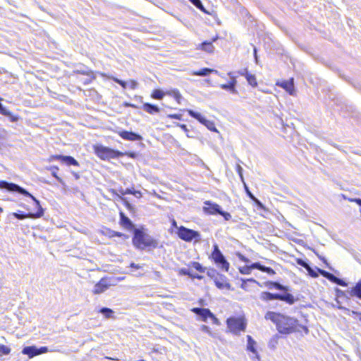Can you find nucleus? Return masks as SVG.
Instances as JSON below:
<instances>
[{"label":"nucleus","instance_id":"nucleus-32","mask_svg":"<svg viewBox=\"0 0 361 361\" xmlns=\"http://www.w3.org/2000/svg\"><path fill=\"white\" fill-rule=\"evenodd\" d=\"M254 264H255V262L252 263L250 265H246L243 267H240L239 269V271L243 274H250L252 270L256 269V267H253Z\"/></svg>","mask_w":361,"mask_h":361},{"label":"nucleus","instance_id":"nucleus-17","mask_svg":"<svg viewBox=\"0 0 361 361\" xmlns=\"http://www.w3.org/2000/svg\"><path fill=\"white\" fill-rule=\"evenodd\" d=\"M247 350L249 351L252 352L255 355V357L258 360V361H259V355H258L257 351L255 347L256 342L252 338V336H249V335L247 336Z\"/></svg>","mask_w":361,"mask_h":361},{"label":"nucleus","instance_id":"nucleus-35","mask_svg":"<svg viewBox=\"0 0 361 361\" xmlns=\"http://www.w3.org/2000/svg\"><path fill=\"white\" fill-rule=\"evenodd\" d=\"M350 296H355L361 300V289L354 286L349 291Z\"/></svg>","mask_w":361,"mask_h":361},{"label":"nucleus","instance_id":"nucleus-61","mask_svg":"<svg viewBox=\"0 0 361 361\" xmlns=\"http://www.w3.org/2000/svg\"><path fill=\"white\" fill-rule=\"evenodd\" d=\"M78 72L80 73L81 74L85 75H90L91 74H92V72H91V71H86L84 70L78 71Z\"/></svg>","mask_w":361,"mask_h":361},{"label":"nucleus","instance_id":"nucleus-6","mask_svg":"<svg viewBox=\"0 0 361 361\" xmlns=\"http://www.w3.org/2000/svg\"><path fill=\"white\" fill-rule=\"evenodd\" d=\"M204 204L203 211L204 213L212 215L219 214L222 216L226 221H228L231 219V214L222 210L221 207L218 204L211 201H206Z\"/></svg>","mask_w":361,"mask_h":361},{"label":"nucleus","instance_id":"nucleus-45","mask_svg":"<svg viewBox=\"0 0 361 361\" xmlns=\"http://www.w3.org/2000/svg\"><path fill=\"white\" fill-rule=\"evenodd\" d=\"M63 157H64V155H51V156L49 158L48 161H49V162H51V161H55V160H59V161H61V162H63Z\"/></svg>","mask_w":361,"mask_h":361},{"label":"nucleus","instance_id":"nucleus-12","mask_svg":"<svg viewBox=\"0 0 361 361\" xmlns=\"http://www.w3.org/2000/svg\"><path fill=\"white\" fill-rule=\"evenodd\" d=\"M192 312L200 317L204 322H206L209 317L213 319L215 322L218 321L214 314L207 308L194 307L192 309Z\"/></svg>","mask_w":361,"mask_h":361},{"label":"nucleus","instance_id":"nucleus-42","mask_svg":"<svg viewBox=\"0 0 361 361\" xmlns=\"http://www.w3.org/2000/svg\"><path fill=\"white\" fill-rule=\"evenodd\" d=\"M192 267L198 271L200 273H204L205 271V268L203 267L199 262H192Z\"/></svg>","mask_w":361,"mask_h":361},{"label":"nucleus","instance_id":"nucleus-8","mask_svg":"<svg viewBox=\"0 0 361 361\" xmlns=\"http://www.w3.org/2000/svg\"><path fill=\"white\" fill-rule=\"evenodd\" d=\"M228 328L234 334H238L240 331H245L246 329V322L241 317H230L226 321Z\"/></svg>","mask_w":361,"mask_h":361},{"label":"nucleus","instance_id":"nucleus-50","mask_svg":"<svg viewBox=\"0 0 361 361\" xmlns=\"http://www.w3.org/2000/svg\"><path fill=\"white\" fill-rule=\"evenodd\" d=\"M297 264L298 265L302 267L305 269H306L308 267V265H309V264L306 261L302 259H297Z\"/></svg>","mask_w":361,"mask_h":361},{"label":"nucleus","instance_id":"nucleus-51","mask_svg":"<svg viewBox=\"0 0 361 361\" xmlns=\"http://www.w3.org/2000/svg\"><path fill=\"white\" fill-rule=\"evenodd\" d=\"M236 171L238 173L241 180L244 182V178L243 176V168L239 164H237L236 166Z\"/></svg>","mask_w":361,"mask_h":361},{"label":"nucleus","instance_id":"nucleus-9","mask_svg":"<svg viewBox=\"0 0 361 361\" xmlns=\"http://www.w3.org/2000/svg\"><path fill=\"white\" fill-rule=\"evenodd\" d=\"M119 280V279L114 277L102 278L97 283L95 284L92 292L94 294L102 293L110 286H115Z\"/></svg>","mask_w":361,"mask_h":361},{"label":"nucleus","instance_id":"nucleus-11","mask_svg":"<svg viewBox=\"0 0 361 361\" xmlns=\"http://www.w3.org/2000/svg\"><path fill=\"white\" fill-rule=\"evenodd\" d=\"M47 352H49V349L46 346H42L40 348H37L35 345L26 346L22 350V353L27 355L30 358Z\"/></svg>","mask_w":361,"mask_h":361},{"label":"nucleus","instance_id":"nucleus-49","mask_svg":"<svg viewBox=\"0 0 361 361\" xmlns=\"http://www.w3.org/2000/svg\"><path fill=\"white\" fill-rule=\"evenodd\" d=\"M128 85L132 90L136 89L137 87V86H138V82L136 80H130L129 81V82H128Z\"/></svg>","mask_w":361,"mask_h":361},{"label":"nucleus","instance_id":"nucleus-54","mask_svg":"<svg viewBox=\"0 0 361 361\" xmlns=\"http://www.w3.org/2000/svg\"><path fill=\"white\" fill-rule=\"evenodd\" d=\"M169 118H174L177 120H181L182 119V115L181 114H169L167 116Z\"/></svg>","mask_w":361,"mask_h":361},{"label":"nucleus","instance_id":"nucleus-41","mask_svg":"<svg viewBox=\"0 0 361 361\" xmlns=\"http://www.w3.org/2000/svg\"><path fill=\"white\" fill-rule=\"evenodd\" d=\"M11 348L6 345L0 344V356L8 355L11 353Z\"/></svg>","mask_w":361,"mask_h":361},{"label":"nucleus","instance_id":"nucleus-31","mask_svg":"<svg viewBox=\"0 0 361 361\" xmlns=\"http://www.w3.org/2000/svg\"><path fill=\"white\" fill-rule=\"evenodd\" d=\"M102 314H103L106 318H111L114 315V312L108 307H102L99 310Z\"/></svg>","mask_w":361,"mask_h":361},{"label":"nucleus","instance_id":"nucleus-36","mask_svg":"<svg viewBox=\"0 0 361 361\" xmlns=\"http://www.w3.org/2000/svg\"><path fill=\"white\" fill-rule=\"evenodd\" d=\"M194 6H195L198 9L201 11L207 13L205 8L204 7L202 1L200 0H189Z\"/></svg>","mask_w":361,"mask_h":361},{"label":"nucleus","instance_id":"nucleus-16","mask_svg":"<svg viewBox=\"0 0 361 361\" xmlns=\"http://www.w3.org/2000/svg\"><path fill=\"white\" fill-rule=\"evenodd\" d=\"M265 286L269 289H276L283 292H286L289 290L288 286H283L277 281H267L265 283Z\"/></svg>","mask_w":361,"mask_h":361},{"label":"nucleus","instance_id":"nucleus-62","mask_svg":"<svg viewBox=\"0 0 361 361\" xmlns=\"http://www.w3.org/2000/svg\"><path fill=\"white\" fill-rule=\"evenodd\" d=\"M350 201L355 202L356 204H357L359 206L361 207V199H360V198H355V199L350 200Z\"/></svg>","mask_w":361,"mask_h":361},{"label":"nucleus","instance_id":"nucleus-43","mask_svg":"<svg viewBox=\"0 0 361 361\" xmlns=\"http://www.w3.org/2000/svg\"><path fill=\"white\" fill-rule=\"evenodd\" d=\"M228 75L230 78V80L228 82L231 85H232L233 86H234L235 87H236V85H237L236 76H235L232 72L228 73Z\"/></svg>","mask_w":361,"mask_h":361},{"label":"nucleus","instance_id":"nucleus-7","mask_svg":"<svg viewBox=\"0 0 361 361\" xmlns=\"http://www.w3.org/2000/svg\"><path fill=\"white\" fill-rule=\"evenodd\" d=\"M176 233L179 238L185 242H191L192 240L198 242L201 240V235L198 231L188 228L183 226L178 228Z\"/></svg>","mask_w":361,"mask_h":361},{"label":"nucleus","instance_id":"nucleus-3","mask_svg":"<svg viewBox=\"0 0 361 361\" xmlns=\"http://www.w3.org/2000/svg\"><path fill=\"white\" fill-rule=\"evenodd\" d=\"M300 327L306 334L308 333V329L303 325H299L298 321L293 317L282 315L276 329L280 334H290L298 331V327Z\"/></svg>","mask_w":361,"mask_h":361},{"label":"nucleus","instance_id":"nucleus-21","mask_svg":"<svg viewBox=\"0 0 361 361\" xmlns=\"http://www.w3.org/2000/svg\"><path fill=\"white\" fill-rule=\"evenodd\" d=\"M253 267H256V269L267 273L269 275H274L276 274V271L272 268L262 265L260 262H255Z\"/></svg>","mask_w":361,"mask_h":361},{"label":"nucleus","instance_id":"nucleus-30","mask_svg":"<svg viewBox=\"0 0 361 361\" xmlns=\"http://www.w3.org/2000/svg\"><path fill=\"white\" fill-rule=\"evenodd\" d=\"M48 170L51 171V175L57 180V181L61 184H64V182L61 178H60L57 175V171H59V167L56 166H52L48 168Z\"/></svg>","mask_w":361,"mask_h":361},{"label":"nucleus","instance_id":"nucleus-22","mask_svg":"<svg viewBox=\"0 0 361 361\" xmlns=\"http://www.w3.org/2000/svg\"><path fill=\"white\" fill-rule=\"evenodd\" d=\"M144 111L150 114H154L159 112L160 109L159 108L154 104H150V103H145L142 106Z\"/></svg>","mask_w":361,"mask_h":361},{"label":"nucleus","instance_id":"nucleus-25","mask_svg":"<svg viewBox=\"0 0 361 361\" xmlns=\"http://www.w3.org/2000/svg\"><path fill=\"white\" fill-rule=\"evenodd\" d=\"M11 215L19 220H23L27 217L32 218V212L25 213L18 211L17 212H13Z\"/></svg>","mask_w":361,"mask_h":361},{"label":"nucleus","instance_id":"nucleus-37","mask_svg":"<svg viewBox=\"0 0 361 361\" xmlns=\"http://www.w3.org/2000/svg\"><path fill=\"white\" fill-rule=\"evenodd\" d=\"M152 97L153 99H161L164 96V93L163 92L162 90H159V89H157V90H154L152 93Z\"/></svg>","mask_w":361,"mask_h":361},{"label":"nucleus","instance_id":"nucleus-1","mask_svg":"<svg viewBox=\"0 0 361 361\" xmlns=\"http://www.w3.org/2000/svg\"><path fill=\"white\" fill-rule=\"evenodd\" d=\"M0 188L4 189L8 192H16L31 198L35 202V209H37L35 212H32L33 219L40 218L44 215V209L42 207L39 201L23 187L13 183H9L6 180H1Z\"/></svg>","mask_w":361,"mask_h":361},{"label":"nucleus","instance_id":"nucleus-13","mask_svg":"<svg viewBox=\"0 0 361 361\" xmlns=\"http://www.w3.org/2000/svg\"><path fill=\"white\" fill-rule=\"evenodd\" d=\"M118 135L125 140L129 141H141L142 137L134 132L128 130H119L117 132Z\"/></svg>","mask_w":361,"mask_h":361},{"label":"nucleus","instance_id":"nucleus-20","mask_svg":"<svg viewBox=\"0 0 361 361\" xmlns=\"http://www.w3.org/2000/svg\"><path fill=\"white\" fill-rule=\"evenodd\" d=\"M0 114L9 118L11 122H16L18 120V117L14 116L11 111H9L0 102Z\"/></svg>","mask_w":361,"mask_h":361},{"label":"nucleus","instance_id":"nucleus-46","mask_svg":"<svg viewBox=\"0 0 361 361\" xmlns=\"http://www.w3.org/2000/svg\"><path fill=\"white\" fill-rule=\"evenodd\" d=\"M113 80L115 82L120 85L123 88H126L128 86V82H126L116 78H114Z\"/></svg>","mask_w":361,"mask_h":361},{"label":"nucleus","instance_id":"nucleus-58","mask_svg":"<svg viewBox=\"0 0 361 361\" xmlns=\"http://www.w3.org/2000/svg\"><path fill=\"white\" fill-rule=\"evenodd\" d=\"M123 106L126 107L137 108L136 105L126 102L123 103Z\"/></svg>","mask_w":361,"mask_h":361},{"label":"nucleus","instance_id":"nucleus-56","mask_svg":"<svg viewBox=\"0 0 361 361\" xmlns=\"http://www.w3.org/2000/svg\"><path fill=\"white\" fill-rule=\"evenodd\" d=\"M179 274L180 275L186 276L188 274V269L185 268H182L179 270Z\"/></svg>","mask_w":361,"mask_h":361},{"label":"nucleus","instance_id":"nucleus-38","mask_svg":"<svg viewBox=\"0 0 361 361\" xmlns=\"http://www.w3.org/2000/svg\"><path fill=\"white\" fill-rule=\"evenodd\" d=\"M335 291H336V298L338 299L340 298H345L346 300H348L349 299V297L348 296V295L345 293V291L336 288L335 289Z\"/></svg>","mask_w":361,"mask_h":361},{"label":"nucleus","instance_id":"nucleus-55","mask_svg":"<svg viewBox=\"0 0 361 361\" xmlns=\"http://www.w3.org/2000/svg\"><path fill=\"white\" fill-rule=\"evenodd\" d=\"M238 73L240 75H243V76H245V78H247V75H249L250 73L247 71V69H243V70H241V71H238Z\"/></svg>","mask_w":361,"mask_h":361},{"label":"nucleus","instance_id":"nucleus-33","mask_svg":"<svg viewBox=\"0 0 361 361\" xmlns=\"http://www.w3.org/2000/svg\"><path fill=\"white\" fill-rule=\"evenodd\" d=\"M321 275L324 277H325L326 279H327L328 280H329L332 283H336V279H337V276H336L335 275H334L333 274L330 273V272H328L326 271H321Z\"/></svg>","mask_w":361,"mask_h":361},{"label":"nucleus","instance_id":"nucleus-63","mask_svg":"<svg viewBox=\"0 0 361 361\" xmlns=\"http://www.w3.org/2000/svg\"><path fill=\"white\" fill-rule=\"evenodd\" d=\"M133 195H135L137 197H141V192L138 190H133Z\"/></svg>","mask_w":361,"mask_h":361},{"label":"nucleus","instance_id":"nucleus-48","mask_svg":"<svg viewBox=\"0 0 361 361\" xmlns=\"http://www.w3.org/2000/svg\"><path fill=\"white\" fill-rule=\"evenodd\" d=\"M171 95H173V97L178 103L180 102V100L182 99V97L178 90H173L171 93Z\"/></svg>","mask_w":361,"mask_h":361},{"label":"nucleus","instance_id":"nucleus-23","mask_svg":"<svg viewBox=\"0 0 361 361\" xmlns=\"http://www.w3.org/2000/svg\"><path fill=\"white\" fill-rule=\"evenodd\" d=\"M120 222L123 226L127 228H130L133 226V223L130 219L123 212H120Z\"/></svg>","mask_w":361,"mask_h":361},{"label":"nucleus","instance_id":"nucleus-28","mask_svg":"<svg viewBox=\"0 0 361 361\" xmlns=\"http://www.w3.org/2000/svg\"><path fill=\"white\" fill-rule=\"evenodd\" d=\"M62 163H65L68 166H79L78 161L71 156H64L63 161Z\"/></svg>","mask_w":361,"mask_h":361},{"label":"nucleus","instance_id":"nucleus-57","mask_svg":"<svg viewBox=\"0 0 361 361\" xmlns=\"http://www.w3.org/2000/svg\"><path fill=\"white\" fill-rule=\"evenodd\" d=\"M238 257L239 259L244 262H250V259L248 258H247L246 257H245L244 255H241V254H239L238 255Z\"/></svg>","mask_w":361,"mask_h":361},{"label":"nucleus","instance_id":"nucleus-24","mask_svg":"<svg viewBox=\"0 0 361 361\" xmlns=\"http://www.w3.org/2000/svg\"><path fill=\"white\" fill-rule=\"evenodd\" d=\"M305 269L307 271L308 274L313 278L318 277L319 274H321V271H324L318 267L312 268L310 264Z\"/></svg>","mask_w":361,"mask_h":361},{"label":"nucleus","instance_id":"nucleus-59","mask_svg":"<svg viewBox=\"0 0 361 361\" xmlns=\"http://www.w3.org/2000/svg\"><path fill=\"white\" fill-rule=\"evenodd\" d=\"M130 267L136 269H140L142 267L140 264H137L134 262L130 263Z\"/></svg>","mask_w":361,"mask_h":361},{"label":"nucleus","instance_id":"nucleus-40","mask_svg":"<svg viewBox=\"0 0 361 361\" xmlns=\"http://www.w3.org/2000/svg\"><path fill=\"white\" fill-rule=\"evenodd\" d=\"M260 299L264 301L272 300L271 293L264 291L260 294Z\"/></svg>","mask_w":361,"mask_h":361},{"label":"nucleus","instance_id":"nucleus-47","mask_svg":"<svg viewBox=\"0 0 361 361\" xmlns=\"http://www.w3.org/2000/svg\"><path fill=\"white\" fill-rule=\"evenodd\" d=\"M277 338H278V336H275L274 337H273L271 338V340L269 341V347L270 348H273L274 349L276 348V345L277 344Z\"/></svg>","mask_w":361,"mask_h":361},{"label":"nucleus","instance_id":"nucleus-10","mask_svg":"<svg viewBox=\"0 0 361 361\" xmlns=\"http://www.w3.org/2000/svg\"><path fill=\"white\" fill-rule=\"evenodd\" d=\"M188 113L191 117L197 119L200 123L205 126L209 130L217 132L214 123L205 118L204 116L201 115V114L196 112L192 109H188Z\"/></svg>","mask_w":361,"mask_h":361},{"label":"nucleus","instance_id":"nucleus-4","mask_svg":"<svg viewBox=\"0 0 361 361\" xmlns=\"http://www.w3.org/2000/svg\"><path fill=\"white\" fill-rule=\"evenodd\" d=\"M95 154L102 160L116 159L124 155V153L103 145L94 146Z\"/></svg>","mask_w":361,"mask_h":361},{"label":"nucleus","instance_id":"nucleus-52","mask_svg":"<svg viewBox=\"0 0 361 361\" xmlns=\"http://www.w3.org/2000/svg\"><path fill=\"white\" fill-rule=\"evenodd\" d=\"M335 283L338 286H343V287L348 286V283L343 279H340V278H337Z\"/></svg>","mask_w":361,"mask_h":361},{"label":"nucleus","instance_id":"nucleus-2","mask_svg":"<svg viewBox=\"0 0 361 361\" xmlns=\"http://www.w3.org/2000/svg\"><path fill=\"white\" fill-rule=\"evenodd\" d=\"M133 244L137 249L142 250L148 247L156 248L159 243L143 229L137 228L133 233Z\"/></svg>","mask_w":361,"mask_h":361},{"label":"nucleus","instance_id":"nucleus-26","mask_svg":"<svg viewBox=\"0 0 361 361\" xmlns=\"http://www.w3.org/2000/svg\"><path fill=\"white\" fill-rule=\"evenodd\" d=\"M287 292L288 291L284 292V293L282 294L281 301H284L289 305H293L295 301L294 296L292 294Z\"/></svg>","mask_w":361,"mask_h":361},{"label":"nucleus","instance_id":"nucleus-14","mask_svg":"<svg viewBox=\"0 0 361 361\" xmlns=\"http://www.w3.org/2000/svg\"><path fill=\"white\" fill-rule=\"evenodd\" d=\"M276 85L283 88L290 95H294L295 87L293 78H290L288 80H283L281 82H277Z\"/></svg>","mask_w":361,"mask_h":361},{"label":"nucleus","instance_id":"nucleus-60","mask_svg":"<svg viewBox=\"0 0 361 361\" xmlns=\"http://www.w3.org/2000/svg\"><path fill=\"white\" fill-rule=\"evenodd\" d=\"M336 304H337V307L339 309V310H345V308L343 306H341V302L338 299H336Z\"/></svg>","mask_w":361,"mask_h":361},{"label":"nucleus","instance_id":"nucleus-5","mask_svg":"<svg viewBox=\"0 0 361 361\" xmlns=\"http://www.w3.org/2000/svg\"><path fill=\"white\" fill-rule=\"evenodd\" d=\"M211 257L216 266L221 269L222 271H228L230 267L229 262L226 260L217 244H214L213 245V251L212 252Z\"/></svg>","mask_w":361,"mask_h":361},{"label":"nucleus","instance_id":"nucleus-27","mask_svg":"<svg viewBox=\"0 0 361 361\" xmlns=\"http://www.w3.org/2000/svg\"><path fill=\"white\" fill-rule=\"evenodd\" d=\"M201 49L208 53H212L214 51V46L212 42L205 41L200 44Z\"/></svg>","mask_w":361,"mask_h":361},{"label":"nucleus","instance_id":"nucleus-34","mask_svg":"<svg viewBox=\"0 0 361 361\" xmlns=\"http://www.w3.org/2000/svg\"><path fill=\"white\" fill-rule=\"evenodd\" d=\"M246 80L248 84L252 87H255L257 86V82L255 75L250 73L249 75H247Z\"/></svg>","mask_w":361,"mask_h":361},{"label":"nucleus","instance_id":"nucleus-19","mask_svg":"<svg viewBox=\"0 0 361 361\" xmlns=\"http://www.w3.org/2000/svg\"><path fill=\"white\" fill-rule=\"evenodd\" d=\"M215 73L216 74L220 75L219 73L218 72V71L212 69V68H204L200 69V71H193L192 73V75L204 77V76H207L210 73Z\"/></svg>","mask_w":361,"mask_h":361},{"label":"nucleus","instance_id":"nucleus-18","mask_svg":"<svg viewBox=\"0 0 361 361\" xmlns=\"http://www.w3.org/2000/svg\"><path fill=\"white\" fill-rule=\"evenodd\" d=\"M282 315L280 313L269 311L266 313L264 318L267 320H271L277 326Z\"/></svg>","mask_w":361,"mask_h":361},{"label":"nucleus","instance_id":"nucleus-44","mask_svg":"<svg viewBox=\"0 0 361 361\" xmlns=\"http://www.w3.org/2000/svg\"><path fill=\"white\" fill-rule=\"evenodd\" d=\"M200 329L201 331L208 334L210 336L212 337H215V335L214 334H213L211 330H210V328L208 326H206V325H202L201 327H200Z\"/></svg>","mask_w":361,"mask_h":361},{"label":"nucleus","instance_id":"nucleus-39","mask_svg":"<svg viewBox=\"0 0 361 361\" xmlns=\"http://www.w3.org/2000/svg\"><path fill=\"white\" fill-rule=\"evenodd\" d=\"M109 235L111 238L116 236V237H122L124 239L128 238V235H126V234H123V233L118 232V231H111V230L109 231Z\"/></svg>","mask_w":361,"mask_h":361},{"label":"nucleus","instance_id":"nucleus-53","mask_svg":"<svg viewBox=\"0 0 361 361\" xmlns=\"http://www.w3.org/2000/svg\"><path fill=\"white\" fill-rule=\"evenodd\" d=\"M271 296H272V300H281L282 293H271Z\"/></svg>","mask_w":361,"mask_h":361},{"label":"nucleus","instance_id":"nucleus-15","mask_svg":"<svg viewBox=\"0 0 361 361\" xmlns=\"http://www.w3.org/2000/svg\"><path fill=\"white\" fill-rule=\"evenodd\" d=\"M214 283L219 289H230L231 288V285L226 281V277L221 274H219L218 276L214 279Z\"/></svg>","mask_w":361,"mask_h":361},{"label":"nucleus","instance_id":"nucleus-64","mask_svg":"<svg viewBox=\"0 0 361 361\" xmlns=\"http://www.w3.org/2000/svg\"><path fill=\"white\" fill-rule=\"evenodd\" d=\"M178 126H180L184 131H188L187 126L185 124H178Z\"/></svg>","mask_w":361,"mask_h":361},{"label":"nucleus","instance_id":"nucleus-29","mask_svg":"<svg viewBox=\"0 0 361 361\" xmlns=\"http://www.w3.org/2000/svg\"><path fill=\"white\" fill-rule=\"evenodd\" d=\"M220 87L222 90L229 91L231 94H238V92L236 87H235L234 86L231 85L229 82H228L226 84H221V85H220Z\"/></svg>","mask_w":361,"mask_h":361}]
</instances>
